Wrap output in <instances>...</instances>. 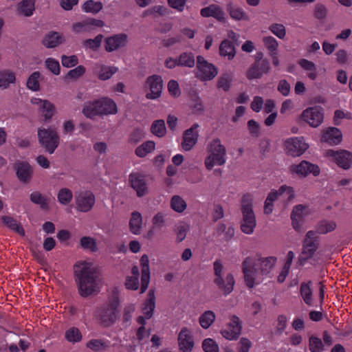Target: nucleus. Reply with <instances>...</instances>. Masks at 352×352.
Masks as SVG:
<instances>
[{"label":"nucleus","instance_id":"30","mask_svg":"<svg viewBox=\"0 0 352 352\" xmlns=\"http://www.w3.org/2000/svg\"><path fill=\"white\" fill-rule=\"evenodd\" d=\"M321 141L331 145L338 144L342 141V133L338 128L329 127L324 131Z\"/></svg>","mask_w":352,"mask_h":352},{"label":"nucleus","instance_id":"32","mask_svg":"<svg viewBox=\"0 0 352 352\" xmlns=\"http://www.w3.org/2000/svg\"><path fill=\"white\" fill-rule=\"evenodd\" d=\"M336 227V221L323 219L317 222L314 231L316 232V234H326L335 230Z\"/></svg>","mask_w":352,"mask_h":352},{"label":"nucleus","instance_id":"46","mask_svg":"<svg viewBox=\"0 0 352 352\" xmlns=\"http://www.w3.org/2000/svg\"><path fill=\"white\" fill-rule=\"evenodd\" d=\"M3 223L10 229L15 231L20 235H24L25 232L21 226L13 218L8 216L2 217Z\"/></svg>","mask_w":352,"mask_h":352},{"label":"nucleus","instance_id":"33","mask_svg":"<svg viewBox=\"0 0 352 352\" xmlns=\"http://www.w3.org/2000/svg\"><path fill=\"white\" fill-rule=\"evenodd\" d=\"M117 72L118 68L114 66L98 65L95 68V72L98 78L101 80H106L109 79Z\"/></svg>","mask_w":352,"mask_h":352},{"label":"nucleus","instance_id":"52","mask_svg":"<svg viewBox=\"0 0 352 352\" xmlns=\"http://www.w3.org/2000/svg\"><path fill=\"white\" fill-rule=\"evenodd\" d=\"M58 200L63 205L68 204L72 199V192L66 188H61L58 193Z\"/></svg>","mask_w":352,"mask_h":352},{"label":"nucleus","instance_id":"6","mask_svg":"<svg viewBox=\"0 0 352 352\" xmlns=\"http://www.w3.org/2000/svg\"><path fill=\"white\" fill-rule=\"evenodd\" d=\"M279 197H283L284 200L291 201L294 197L293 188L286 185L281 186L278 190H272L267 195L264 204V213L270 214L273 211L274 202Z\"/></svg>","mask_w":352,"mask_h":352},{"label":"nucleus","instance_id":"51","mask_svg":"<svg viewBox=\"0 0 352 352\" xmlns=\"http://www.w3.org/2000/svg\"><path fill=\"white\" fill-rule=\"evenodd\" d=\"M102 8V4L99 1L89 0L86 1L82 6V10L85 12L97 13Z\"/></svg>","mask_w":352,"mask_h":352},{"label":"nucleus","instance_id":"7","mask_svg":"<svg viewBox=\"0 0 352 352\" xmlns=\"http://www.w3.org/2000/svg\"><path fill=\"white\" fill-rule=\"evenodd\" d=\"M319 247V238L314 230L308 231L302 242V249L298 261L303 265L315 254Z\"/></svg>","mask_w":352,"mask_h":352},{"label":"nucleus","instance_id":"41","mask_svg":"<svg viewBox=\"0 0 352 352\" xmlns=\"http://www.w3.org/2000/svg\"><path fill=\"white\" fill-rule=\"evenodd\" d=\"M34 0H23L18 6V12L25 16L32 15L34 10Z\"/></svg>","mask_w":352,"mask_h":352},{"label":"nucleus","instance_id":"2","mask_svg":"<svg viewBox=\"0 0 352 352\" xmlns=\"http://www.w3.org/2000/svg\"><path fill=\"white\" fill-rule=\"evenodd\" d=\"M119 300L118 297L114 296L98 307L96 311L98 322L104 327H109L114 324L119 316Z\"/></svg>","mask_w":352,"mask_h":352},{"label":"nucleus","instance_id":"37","mask_svg":"<svg viewBox=\"0 0 352 352\" xmlns=\"http://www.w3.org/2000/svg\"><path fill=\"white\" fill-rule=\"evenodd\" d=\"M131 274V276L126 277L125 286L128 289L136 290L139 287V269L137 266L132 267Z\"/></svg>","mask_w":352,"mask_h":352},{"label":"nucleus","instance_id":"44","mask_svg":"<svg viewBox=\"0 0 352 352\" xmlns=\"http://www.w3.org/2000/svg\"><path fill=\"white\" fill-rule=\"evenodd\" d=\"M311 283H302L300 285V292L304 302L309 306L312 305V290L311 289Z\"/></svg>","mask_w":352,"mask_h":352},{"label":"nucleus","instance_id":"25","mask_svg":"<svg viewBox=\"0 0 352 352\" xmlns=\"http://www.w3.org/2000/svg\"><path fill=\"white\" fill-rule=\"evenodd\" d=\"M168 221L169 217L166 213L157 212L152 219L153 226L147 232L146 237L148 239L153 238L155 234V232L166 226Z\"/></svg>","mask_w":352,"mask_h":352},{"label":"nucleus","instance_id":"47","mask_svg":"<svg viewBox=\"0 0 352 352\" xmlns=\"http://www.w3.org/2000/svg\"><path fill=\"white\" fill-rule=\"evenodd\" d=\"M195 63V57L191 52H184L177 58V65L193 67Z\"/></svg>","mask_w":352,"mask_h":352},{"label":"nucleus","instance_id":"21","mask_svg":"<svg viewBox=\"0 0 352 352\" xmlns=\"http://www.w3.org/2000/svg\"><path fill=\"white\" fill-rule=\"evenodd\" d=\"M103 26L104 22L102 21L89 18L83 21L75 23L72 26V30L74 32L78 34L91 32L96 28H101Z\"/></svg>","mask_w":352,"mask_h":352},{"label":"nucleus","instance_id":"22","mask_svg":"<svg viewBox=\"0 0 352 352\" xmlns=\"http://www.w3.org/2000/svg\"><path fill=\"white\" fill-rule=\"evenodd\" d=\"M198 127L199 124L195 123L184 132L183 142H182L183 150L190 151L196 144L198 139V132L197 131Z\"/></svg>","mask_w":352,"mask_h":352},{"label":"nucleus","instance_id":"61","mask_svg":"<svg viewBox=\"0 0 352 352\" xmlns=\"http://www.w3.org/2000/svg\"><path fill=\"white\" fill-rule=\"evenodd\" d=\"M40 73L38 72H34L28 78L27 86L29 89L33 91H37L39 89V78Z\"/></svg>","mask_w":352,"mask_h":352},{"label":"nucleus","instance_id":"18","mask_svg":"<svg viewBox=\"0 0 352 352\" xmlns=\"http://www.w3.org/2000/svg\"><path fill=\"white\" fill-rule=\"evenodd\" d=\"M289 170L292 174H296L302 177H306L309 173L313 174L314 176H318L320 172L318 166L305 160L302 161L298 164L290 166Z\"/></svg>","mask_w":352,"mask_h":352},{"label":"nucleus","instance_id":"38","mask_svg":"<svg viewBox=\"0 0 352 352\" xmlns=\"http://www.w3.org/2000/svg\"><path fill=\"white\" fill-rule=\"evenodd\" d=\"M219 54L222 56H228L229 60H232L235 56L234 47L229 40H224L219 46Z\"/></svg>","mask_w":352,"mask_h":352},{"label":"nucleus","instance_id":"57","mask_svg":"<svg viewBox=\"0 0 352 352\" xmlns=\"http://www.w3.org/2000/svg\"><path fill=\"white\" fill-rule=\"evenodd\" d=\"M80 245L81 246L87 250H89L91 252H95L97 250V245L96 240L90 236H84L80 239Z\"/></svg>","mask_w":352,"mask_h":352},{"label":"nucleus","instance_id":"64","mask_svg":"<svg viewBox=\"0 0 352 352\" xmlns=\"http://www.w3.org/2000/svg\"><path fill=\"white\" fill-rule=\"evenodd\" d=\"M202 348L204 352H219L218 344L211 338H207L203 341Z\"/></svg>","mask_w":352,"mask_h":352},{"label":"nucleus","instance_id":"8","mask_svg":"<svg viewBox=\"0 0 352 352\" xmlns=\"http://www.w3.org/2000/svg\"><path fill=\"white\" fill-rule=\"evenodd\" d=\"M38 137L40 144L50 154L54 152L59 144V136L55 129H40Z\"/></svg>","mask_w":352,"mask_h":352},{"label":"nucleus","instance_id":"42","mask_svg":"<svg viewBox=\"0 0 352 352\" xmlns=\"http://www.w3.org/2000/svg\"><path fill=\"white\" fill-rule=\"evenodd\" d=\"M215 314L210 310L204 311L199 318V322L203 329H208L214 322Z\"/></svg>","mask_w":352,"mask_h":352},{"label":"nucleus","instance_id":"39","mask_svg":"<svg viewBox=\"0 0 352 352\" xmlns=\"http://www.w3.org/2000/svg\"><path fill=\"white\" fill-rule=\"evenodd\" d=\"M155 148V144L153 141H146L138 146L135 151V155L139 157H144L148 153H152Z\"/></svg>","mask_w":352,"mask_h":352},{"label":"nucleus","instance_id":"35","mask_svg":"<svg viewBox=\"0 0 352 352\" xmlns=\"http://www.w3.org/2000/svg\"><path fill=\"white\" fill-rule=\"evenodd\" d=\"M99 110H100L101 116L108 114H115L117 112V106L113 100L104 98L98 100Z\"/></svg>","mask_w":352,"mask_h":352},{"label":"nucleus","instance_id":"58","mask_svg":"<svg viewBox=\"0 0 352 352\" xmlns=\"http://www.w3.org/2000/svg\"><path fill=\"white\" fill-rule=\"evenodd\" d=\"M263 42L265 47L270 51V53L277 52L278 47V41L272 36H265L263 38Z\"/></svg>","mask_w":352,"mask_h":352},{"label":"nucleus","instance_id":"16","mask_svg":"<svg viewBox=\"0 0 352 352\" xmlns=\"http://www.w3.org/2000/svg\"><path fill=\"white\" fill-rule=\"evenodd\" d=\"M177 345L179 352H192L195 347L192 331L188 327H183L177 335Z\"/></svg>","mask_w":352,"mask_h":352},{"label":"nucleus","instance_id":"31","mask_svg":"<svg viewBox=\"0 0 352 352\" xmlns=\"http://www.w3.org/2000/svg\"><path fill=\"white\" fill-rule=\"evenodd\" d=\"M226 10L230 17L234 20L249 21L250 19L248 14L243 10V9L236 5H234L232 1L227 3Z\"/></svg>","mask_w":352,"mask_h":352},{"label":"nucleus","instance_id":"43","mask_svg":"<svg viewBox=\"0 0 352 352\" xmlns=\"http://www.w3.org/2000/svg\"><path fill=\"white\" fill-rule=\"evenodd\" d=\"M63 41V38L57 32H51L45 36L43 43L47 47H54Z\"/></svg>","mask_w":352,"mask_h":352},{"label":"nucleus","instance_id":"55","mask_svg":"<svg viewBox=\"0 0 352 352\" xmlns=\"http://www.w3.org/2000/svg\"><path fill=\"white\" fill-rule=\"evenodd\" d=\"M102 36L99 34L94 39H87L83 42V47L85 49L96 50L100 45Z\"/></svg>","mask_w":352,"mask_h":352},{"label":"nucleus","instance_id":"17","mask_svg":"<svg viewBox=\"0 0 352 352\" xmlns=\"http://www.w3.org/2000/svg\"><path fill=\"white\" fill-rule=\"evenodd\" d=\"M241 322L238 316L232 315L230 316V322L226 328L221 330V333L223 338L229 340H236L241 332Z\"/></svg>","mask_w":352,"mask_h":352},{"label":"nucleus","instance_id":"36","mask_svg":"<svg viewBox=\"0 0 352 352\" xmlns=\"http://www.w3.org/2000/svg\"><path fill=\"white\" fill-rule=\"evenodd\" d=\"M142 217L140 212H133L129 221L130 231L134 234H139L142 230Z\"/></svg>","mask_w":352,"mask_h":352},{"label":"nucleus","instance_id":"56","mask_svg":"<svg viewBox=\"0 0 352 352\" xmlns=\"http://www.w3.org/2000/svg\"><path fill=\"white\" fill-rule=\"evenodd\" d=\"M30 199L32 202L39 204L43 208H47L49 200L38 192H34L30 195Z\"/></svg>","mask_w":352,"mask_h":352},{"label":"nucleus","instance_id":"34","mask_svg":"<svg viewBox=\"0 0 352 352\" xmlns=\"http://www.w3.org/2000/svg\"><path fill=\"white\" fill-rule=\"evenodd\" d=\"M101 112L99 110L98 100L85 103L82 108V113L89 118H94L95 116H101Z\"/></svg>","mask_w":352,"mask_h":352},{"label":"nucleus","instance_id":"10","mask_svg":"<svg viewBox=\"0 0 352 352\" xmlns=\"http://www.w3.org/2000/svg\"><path fill=\"white\" fill-rule=\"evenodd\" d=\"M276 262V258L274 256L261 257L260 256H249L244 260V265L254 264L259 266L258 270L261 273L262 277L270 273Z\"/></svg>","mask_w":352,"mask_h":352},{"label":"nucleus","instance_id":"9","mask_svg":"<svg viewBox=\"0 0 352 352\" xmlns=\"http://www.w3.org/2000/svg\"><path fill=\"white\" fill-rule=\"evenodd\" d=\"M196 67V76L201 81L211 80L218 74L217 68L201 56H197Z\"/></svg>","mask_w":352,"mask_h":352},{"label":"nucleus","instance_id":"48","mask_svg":"<svg viewBox=\"0 0 352 352\" xmlns=\"http://www.w3.org/2000/svg\"><path fill=\"white\" fill-rule=\"evenodd\" d=\"M15 80V76L10 71L0 72V87L6 88L10 83Z\"/></svg>","mask_w":352,"mask_h":352},{"label":"nucleus","instance_id":"1","mask_svg":"<svg viewBox=\"0 0 352 352\" xmlns=\"http://www.w3.org/2000/svg\"><path fill=\"white\" fill-rule=\"evenodd\" d=\"M74 274L80 296L86 297L99 291L100 283L98 271L92 262H77L74 266Z\"/></svg>","mask_w":352,"mask_h":352},{"label":"nucleus","instance_id":"45","mask_svg":"<svg viewBox=\"0 0 352 352\" xmlns=\"http://www.w3.org/2000/svg\"><path fill=\"white\" fill-rule=\"evenodd\" d=\"M151 132L153 135L162 138L166 133L165 122L163 120H157L154 121L151 126Z\"/></svg>","mask_w":352,"mask_h":352},{"label":"nucleus","instance_id":"26","mask_svg":"<svg viewBox=\"0 0 352 352\" xmlns=\"http://www.w3.org/2000/svg\"><path fill=\"white\" fill-rule=\"evenodd\" d=\"M155 294L153 291H149L147 299L144 303L142 311L144 316H139L138 318V323L141 324H144L145 319H149L153 316V311L155 308Z\"/></svg>","mask_w":352,"mask_h":352},{"label":"nucleus","instance_id":"15","mask_svg":"<svg viewBox=\"0 0 352 352\" xmlns=\"http://www.w3.org/2000/svg\"><path fill=\"white\" fill-rule=\"evenodd\" d=\"M327 155L331 157L339 167L344 170L349 169L352 164V153L349 151L330 149L327 151Z\"/></svg>","mask_w":352,"mask_h":352},{"label":"nucleus","instance_id":"40","mask_svg":"<svg viewBox=\"0 0 352 352\" xmlns=\"http://www.w3.org/2000/svg\"><path fill=\"white\" fill-rule=\"evenodd\" d=\"M16 175L21 181L25 182L28 180L32 175L31 167L27 163H18L16 164Z\"/></svg>","mask_w":352,"mask_h":352},{"label":"nucleus","instance_id":"3","mask_svg":"<svg viewBox=\"0 0 352 352\" xmlns=\"http://www.w3.org/2000/svg\"><path fill=\"white\" fill-rule=\"evenodd\" d=\"M207 151L209 155L205 160V166L208 170H212L215 165L222 166L226 163V150L219 138L208 143Z\"/></svg>","mask_w":352,"mask_h":352},{"label":"nucleus","instance_id":"63","mask_svg":"<svg viewBox=\"0 0 352 352\" xmlns=\"http://www.w3.org/2000/svg\"><path fill=\"white\" fill-rule=\"evenodd\" d=\"M46 67L54 74L58 75L60 72L59 62L54 58H48L45 62Z\"/></svg>","mask_w":352,"mask_h":352},{"label":"nucleus","instance_id":"14","mask_svg":"<svg viewBox=\"0 0 352 352\" xmlns=\"http://www.w3.org/2000/svg\"><path fill=\"white\" fill-rule=\"evenodd\" d=\"M162 89L163 81L160 76L153 75L147 78L145 85L146 98L151 100L158 98L162 94Z\"/></svg>","mask_w":352,"mask_h":352},{"label":"nucleus","instance_id":"53","mask_svg":"<svg viewBox=\"0 0 352 352\" xmlns=\"http://www.w3.org/2000/svg\"><path fill=\"white\" fill-rule=\"evenodd\" d=\"M109 342H105L102 340H91L87 343V348L93 351H100L104 349L109 346Z\"/></svg>","mask_w":352,"mask_h":352},{"label":"nucleus","instance_id":"24","mask_svg":"<svg viewBox=\"0 0 352 352\" xmlns=\"http://www.w3.org/2000/svg\"><path fill=\"white\" fill-rule=\"evenodd\" d=\"M127 43V36L125 34H116L105 39L104 48L111 52L124 47Z\"/></svg>","mask_w":352,"mask_h":352},{"label":"nucleus","instance_id":"12","mask_svg":"<svg viewBox=\"0 0 352 352\" xmlns=\"http://www.w3.org/2000/svg\"><path fill=\"white\" fill-rule=\"evenodd\" d=\"M301 117L309 126L318 127L323 121V109L319 106L309 107L302 111Z\"/></svg>","mask_w":352,"mask_h":352},{"label":"nucleus","instance_id":"5","mask_svg":"<svg viewBox=\"0 0 352 352\" xmlns=\"http://www.w3.org/2000/svg\"><path fill=\"white\" fill-rule=\"evenodd\" d=\"M213 267L215 276L214 284L225 296L230 294L234 289L235 283L233 275L231 273H228L226 276H223V266L219 260L214 262Z\"/></svg>","mask_w":352,"mask_h":352},{"label":"nucleus","instance_id":"50","mask_svg":"<svg viewBox=\"0 0 352 352\" xmlns=\"http://www.w3.org/2000/svg\"><path fill=\"white\" fill-rule=\"evenodd\" d=\"M65 338L70 342H78L82 340V334L76 327H71L65 332Z\"/></svg>","mask_w":352,"mask_h":352},{"label":"nucleus","instance_id":"29","mask_svg":"<svg viewBox=\"0 0 352 352\" xmlns=\"http://www.w3.org/2000/svg\"><path fill=\"white\" fill-rule=\"evenodd\" d=\"M140 262L142 267L140 293L142 294L147 289L150 281V269L148 256L146 254L143 255Z\"/></svg>","mask_w":352,"mask_h":352},{"label":"nucleus","instance_id":"62","mask_svg":"<svg viewBox=\"0 0 352 352\" xmlns=\"http://www.w3.org/2000/svg\"><path fill=\"white\" fill-rule=\"evenodd\" d=\"M189 222L179 221L177 226V241H183L186 236V233L189 231Z\"/></svg>","mask_w":352,"mask_h":352},{"label":"nucleus","instance_id":"60","mask_svg":"<svg viewBox=\"0 0 352 352\" xmlns=\"http://www.w3.org/2000/svg\"><path fill=\"white\" fill-rule=\"evenodd\" d=\"M270 30L278 38L283 39L286 35V30L285 26L280 23H273L270 28Z\"/></svg>","mask_w":352,"mask_h":352},{"label":"nucleus","instance_id":"19","mask_svg":"<svg viewBox=\"0 0 352 352\" xmlns=\"http://www.w3.org/2000/svg\"><path fill=\"white\" fill-rule=\"evenodd\" d=\"M270 63L267 60H263L261 63L254 62L246 72V77L248 80L261 78L263 74L269 72Z\"/></svg>","mask_w":352,"mask_h":352},{"label":"nucleus","instance_id":"20","mask_svg":"<svg viewBox=\"0 0 352 352\" xmlns=\"http://www.w3.org/2000/svg\"><path fill=\"white\" fill-rule=\"evenodd\" d=\"M76 202L78 210L88 212L94 205L95 197L90 191H82L76 196Z\"/></svg>","mask_w":352,"mask_h":352},{"label":"nucleus","instance_id":"27","mask_svg":"<svg viewBox=\"0 0 352 352\" xmlns=\"http://www.w3.org/2000/svg\"><path fill=\"white\" fill-rule=\"evenodd\" d=\"M200 14L203 17H213L219 21H225V12L217 4H210L207 7L203 8L200 10Z\"/></svg>","mask_w":352,"mask_h":352},{"label":"nucleus","instance_id":"13","mask_svg":"<svg viewBox=\"0 0 352 352\" xmlns=\"http://www.w3.org/2000/svg\"><path fill=\"white\" fill-rule=\"evenodd\" d=\"M286 153L292 157H299L308 148V144L302 138H290L285 142Z\"/></svg>","mask_w":352,"mask_h":352},{"label":"nucleus","instance_id":"54","mask_svg":"<svg viewBox=\"0 0 352 352\" xmlns=\"http://www.w3.org/2000/svg\"><path fill=\"white\" fill-rule=\"evenodd\" d=\"M309 349L311 352H321L323 350L322 340L315 336H311L309 340Z\"/></svg>","mask_w":352,"mask_h":352},{"label":"nucleus","instance_id":"49","mask_svg":"<svg viewBox=\"0 0 352 352\" xmlns=\"http://www.w3.org/2000/svg\"><path fill=\"white\" fill-rule=\"evenodd\" d=\"M232 80V76L230 74H223L218 79L217 87L225 91H228L230 88Z\"/></svg>","mask_w":352,"mask_h":352},{"label":"nucleus","instance_id":"23","mask_svg":"<svg viewBox=\"0 0 352 352\" xmlns=\"http://www.w3.org/2000/svg\"><path fill=\"white\" fill-rule=\"evenodd\" d=\"M129 181L131 186L136 191L138 196L144 195L147 190L144 177L139 173H132L129 175Z\"/></svg>","mask_w":352,"mask_h":352},{"label":"nucleus","instance_id":"59","mask_svg":"<svg viewBox=\"0 0 352 352\" xmlns=\"http://www.w3.org/2000/svg\"><path fill=\"white\" fill-rule=\"evenodd\" d=\"M176 173V168L175 166H168L166 169V177L165 178L164 182L168 188H170L175 184V175Z\"/></svg>","mask_w":352,"mask_h":352},{"label":"nucleus","instance_id":"4","mask_svg":"<svg viewBox=\"0 0 352 352\" xmlns=\"http://www.w3.org/2000/svg\"><path fill=\"white\" fill-rule=\"evenodd\" d=\"M241 212L243 219L241 223V230L246 234H252L256 226V221L250 195H245L242 198Z\"/></svg>","mask_w":352,"mask_h":352},{"label":"nucleus","instance_id":"11","mask_svg":"<svg viewBox=\"0 0 352 352\" xmlns=\"http://www.w3.org/2000/svg\"><path fill=\"white\" fill-rule=\"evenodd\" d=\"M244 265V261L242 263V270L244 280L247 287L252 289L255 285H258L263 280L261 273H259V266L254 264Z\"/></svg>","mask_w":352,"mask_h":352},{"label":"nucleus","instance_id":"28","mask_svg":"<svg viewBox=\"0 0 352 352\" xmlns=\"http://www.w3.org/2000/svg\"><path fill=\"white\" fill-rule=\"evenodd\" d=\"M31 102L38 107L41 113L46 120H50L53 116L55 112V107L48 100H43L41 98H35L31 100Z\"/></svg>","mask_w":352,"mask_h":352}]
</instances>
